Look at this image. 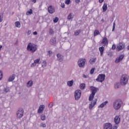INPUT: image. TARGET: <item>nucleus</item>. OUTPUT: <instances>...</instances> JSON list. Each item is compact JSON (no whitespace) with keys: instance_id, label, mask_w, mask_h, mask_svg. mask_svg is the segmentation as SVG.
Returning a JSON list of instances; mask_svg holds the SVG:
<instances>
[{"instance_id":"nucleus-1","label":"nucleus","mask_w":129,"mask_h":129,"mask_svg":"<svg viewBox=\"0 0 129 129\" xmlns=\"http://www.w3.org/2000/svg\"><path fill=\"white\" fill-rule=\"evenodd\" d=\"M122 101L120 99H117L113 102V107L115 110H118L122 106Z\"/></svg>"},{"instance_id":"nucleus-2","label":"nucleus","mask_w":129,"mask_h":129,"mask_svg":"<svg viewBox=\"0 0 129 129\" xmlns=\"http://www.w3.org/2000/svg\"><path fill=\"white\" fill-rule=\"evenodd\" d=\"M27 50L31 53H35L37 51V45L31 42L29 43L27 46Z\"/></svg>"},{"instance_id":"nucleus-3","label":"nucleus","mask_w":129,"mask_h":129,"mask_svg":"<svg viewBox=\"0 0 129 129\" xmlns=\"http://www.w3.org/2000/svg\"><path fill=\"white\" fill-rule=\"evenodd\" d=\"M128 81V78L126 75H123L120 78V83L121 85H125Z\"/></svg>"},{"instance_id":"nucleus-4","label":"nucleus","mask_w":129,"mask_h":129,"mask_svg":"<svg viewBox=\"0 0 129 129\" xmlns=\"http://www.w3.org/2000/svg\"><path fill=\"white\" fill-rule=\"evenodd\" d=\"M104 79H105V75L99 74L96 80L97 81V82L102 83L103 81H104Z\"/></svg>"},{"instance_id":"nucleus-5","label":"nucleus","mask_w":129,"mask_h":129,"mask_svg":"<svg viewBox=\"0 0 129 129\" xmlns=\"http://www.w3.org/2000/svg\"><path fill=\"white\" fill-rule=\"evenodd\" d=\"M81 97V90H77L75 91V100H79Z\"/></svg>"},{"instance_id":"nucleus-6","label":"nucleus","mask_w":129,"mask_h":129,"mask_svg":"<svg viewBox=\"0 0 129 129\" xmlns=\"http://www.w3.org/2000/svg\"><path fill=\"white\" fill-rule=\"evenodd\" d=\"M24 115V110L22 108L19 109L16 113V116L18 118H21Z\"/></svg>"},{"instance_id":"nucleus-7","label":"nucleus","mask_w":129,"mask_h":129,"mask_svg":"<svg viewBox=\"0 0 129 129\" xmlns=\"http://www.w3.org/2000/svg\"><path fill=\"white\" fill-rule=\"evenodd\" d=\"M86 62V59H85V58H80L78 61V65L79 66V67L82 68V67H83L85 65Z\"/></svg>"},{"instance_id":"nucleus-8","label":"nucleus","mask_w":129,"mask_h":129,"mask_svg":"<svg viewBox=\"0 0 129 129\" xmlns=\"http://www.w3.org/2000/svg\"><path fill=\"white\" fill-rule=\"evenodd\" d=\"M103 129H112V124L111 123H105L103 124Z\"/></svg>"},{"instance_id":"nucleus-9","label":"nucleus","mask_w":129,"mask_h":129,"mask_svg":"<svg viewBox=\"0 0 129 129\" xmlns=\"http://www.w3.org/2000/svg\"><path fill=\"white\" fill-rule=\"evenodd\" d=\"M114 121L116 124H119L120 122V115H116L114 117Z\"/></svg>"},{"instance_id":"nucleus-10","label":"nucleus","mask_w":129,"mask_h":129,"mask_svg":"<svg viewBox=\"0 0 129 129\" xmlns=\"http://www.w3.org/2000/svg\"><path fill=\"white\" fill-rule=\"evenodd\" d=\"M124 48V44L121 42H120L117 46V49L118 51H120V50H122Z\"/></svg>"},{"instance_id":"nucleus-11","label":"nucleus","mask_w":129,"mask_h":129,"mask_svg":"<svg viewBox=\"0 0 129 129\" xmlns=\"http://www.w3.org/2000/svg\"><path fill=\"white\" fill-rule=\"evenodd\" d=\"M40 60H41V59L40 58H37V59H35L34 61V62L31 64V67H35V66H36V65H37V64H39V63H40Z\"/></svg>"},{"instance_id":"nucleus-12","label":"nucleus","mask_w":129,"mask_h":129,"mask_svg":"<svg viewBox=\"0 0 129 129\" xmlns=\"http://www.w3.org/2000/svg\"><path fill=\"white\" fill-rule=\"evenodd\" d=\"M45 109V105H41L39 106V108L38 110V113H43V111Z\"/></svg>"},{"instance_id":"nucleus-13","label":"nucleus","mask_w":129,"mask_h":129,"mask_svg":"<svg viewBox=\"0 0 129 129\" xmlns=\"http://www.w3.org/2000/svg\"><path fill=\"white\" fill-rule=\"evenodd\" d=\"M96 101H97V99L95 100L94 102H91V104L89 105V109H91L93 108V107L95 104H96Z\"/></svg>"},{"instance_id":"nucleus-14","label":"nucleus","mask_w":129,"mask_h":129,"mask_svg":"<svg viewBox=\"0 0 129 129\" xmlns=\"http://www.w3.org/2000/svg\"><path fill=\"white\" fill-rule=\"evenodd\" d=\"M108 103V101H106L102 103L100 105L98 106V108H103Z\"/></svg>"},{"instance_id":"nucleus-15","label":"nucleus","mask_w":129,"mask_h":129,"mask_svg":"<svg viewBox=\"0 0 129 129\" xmlns=\"http://www.w3.org/2000/svg\"><path fill=\"white\" fill-rule=\"evenodd\" d=\"M90 89L92 91V94H95L96 93V92H97V88L93 87V86H91L90 87Z\"/></svg>"},{"instance_id":"nucleus-16","label":"nucleus","mask_w":129,"mask_h":129,"mask_svg":"<svg viewBox=\"0 0 129 129\" xmlns=\"http://www.w3.org/2000/svg\"><path fill=\"white\" fill-rule=\"evenodd\" d=\"M122 59H123V55H120L119 57L116 58L115 63H119V62H120Z\"/></svg>"},{"instance_id":"nucleus-17","label":"nucleus","mask_w":129,"mask_h":129,"mask_svg":"<svg viewBox=\"0 0 129 129\" xmlns=\"http://www.w3.org/2000/svg\"><path fill=\"white\" fill-rule=\"evenodd\" d=\"M48 11L49 14H53V13H55V10H54V8H53L52 6H49L48 8Z\"/></svg>"},{"instance_id":"nucleus-18","label":"nucleus","mask_w":129,"mask_h":129,"mask_svg":"<svg viewBox=\"0 0 129 129\" xmlns=\"http://www.w3.org/2000/svg\"><path fill=\"white\" fill-rule=\"evenodd\" d=\"M56 57H57V60L59 61V62H62L63 61V56L61 55V54L58 53L56 55Z\"/></svg>"},{"instance_id":"nucleus-19","label":"nucleus","mask_w":129,"mask_h":129,"mask_svg":"<svg viewBox=\"0 0 129 129\" xmlns=\"http://www.w3.org/2000/svg\"><path fill=\"white\" fill-rule=\"evenodd\" d=\"M73 84H74V81L73 80L67 82V85L69 87H72Z\"/></svg>"},{"instance_id":"nucleus-20","label":"nucleus","mask_w":129,"mask_h":129,"mask_svg":"<svg viewBox=\"0 0 129 129\" xmlns=\"http://www.w3.org/2000/svg\"><path fill=\"white\" fill-rule=\"evenodd\" d=\"M103 13H105L106 11H107V4L106 3H104L102 6Z\"/></svg>"},{"instance_id":"nucleus-21","label":"nucleus","mask_w":129,"mask_h":129,"mask_svg":"<svg viewBox=\"0 0 129 129\" xmlns=\"http://www.w3.org/2000/svg\"><path fill=\"white\" fill-rule=\"evenodd\" d=\"M50 44L51 45H55L56 44V38L52 37L50 40Z\"/></svg>"},{"instance_id":"nucleus-22","label":"nucleus","mask_w":129,"mask_h":129,"mask_svg":"<svg viewBox=\"0 0 129 129\" xmlns=\"http://www.w3.org/2000/svg\"><path fill=\"white\" fill-rule=\"evenodd\" d=\"M26 86L28 88H30V87H32V86H33V81L30 80V81H28L27 83Z\"/></svg>"},{"instance_id":"nucleus-23","label":"nucleus","mask_w":129,"mask_h":129,"mask_svg":"<svg viewBox=\"0 0 129 129\" xmlns=\"http://www.w3.org/2000/svg\"><path fill=\"white\" fill-rule=\"evenodd\" d=\"M102 43L104 45H108V40H107V38L106 37H104Z\"/></svg>"},{"instance_id":"nucleus-24","label":"nucleus","mask_w":129,"mask_h":129,"mask_svg":"<svg viewBox=\"0 0 129 129\" xmlns=\"http://www.w3.org/2000/svg\"><path fill=\"white\" fill-rule=\"evenodd\" d=\"M99 50L100 51V56H102V55H103V52L104 51V47L103 46L99 47Z\"/></svg>"},{"instance_id":"nucleus-25","label":"nucleus","mask_w":129,"mask_h":129,"mask_svg":"<svg viewBox=\"0 0 129 129\" xmlns=\"http://www.w3.org/2000/svg\"><path fill=\"white\" fill-rule=\"evenodd\" d=\"M15 78H16V75H13L12 76H10L8 79L9 82H11L13 80H15Z\"/></svg>"},{"instance_id":"nucleus-26","label":"nucleus","mask_w":129,"mask_h":129,"mask_svg":"<svg viewBox=\"0 0 129 129\" xmlns=\"http://www.w3.org/2000/svg\"><path fill=\"white\" fill-rule=\"evenodd\" d=\"M95 62H96V58H91L89 61L90 64H94Z\"/></svg>"},{"instance_id":"nucleus-27","label":"nucleus","mask_w":129,"mask_h":129,"mask_svg":"<svg viewBox=\"0 0 129 129\" xmlns=\"http://www.w3.org/2000/svg\"><path fill=\"white\" fill-rule=\"evenodd\" d=\"M95 94H91V95H90L89 97V101H92L93 98H94V96H95Z\"/></svg>"},{"instance_id":"nucleus-28","label":"nucleus","mask_w":129,"mask_h":129,"mask_svg":"<svg viewBox=\"0 0 129 129\" xmlns=\"http://www.w3.org/2000/svg\"><path fill=\"white\" fill-rule=\"evenodd\" d=\"M114 87L115 89L119 88L120 87V84L119 83H115Z\"/></svg>"},{"instance_id":"nucleus-29","label":"nucleus","mask_w":129,"mask_h":129,"mask_svg":"<svg viewBox=\"0 0 129 129\" xmlns=\"http://www.w3.org/2000/svg\"><path fill=\"white\" fill-rule=\"evenodd\" d=\"M15 25L16 28H21V23L19 21L16 22L15 23Z\"/></svg>"},{"instance_id":"nucleus-30","label":"nucleus","mask_w":129,"mask_h":129,"mask_svg":"<svg viewBox=\"0 0 129 129\" xmlns=\"http://www.w3.org/2000/svg\"><path fill=\"white\" fill-rule=\"evenodd\" d=\"M41 66L42 68H45L47 66V62L45 60H43L41 63Z\"/></svg>"},{"instance_id":"nucleus-31","label":"nucleus","mask_w":129,"mask_h":129,"mask_svg":"<svg viewBox=\"0 0 129 129\" xmlns=\"http://www.w3.org/2000/svg\"><path fill=\"white\" fill-rule=\"evenodd\" d=\"M86 85L84 83H82L80 85V88L82 90H83V89H85Z\"/></svg>"},{"instance_id":"nucleus-32","label":"nucleus","mask_w":129,"mask_h":129,"mask_svg":"<svg viewBox=\"0 0 129 129\" xmlns=\"http://www.w3.org/2000/svg\"><path fill=\"white\" fill-rule=\"evenodd\" d=\"M33 14V10L32 9L29 10V11L26 12L27 16H31Z\"/></svg>"},{"instance_id":"nucleus-33","label":"nucleus","mask_w":129,"mask_h":129,"mask_svg":"<svg viewBox=\"0 0 129 129\" xmlns=\"http://www.w3.org/2000/svg\"><path fill=\"white\" fill-rule=\"evenodd\" d=\"M68 20H73V14L71 13L69 14L68 16Z\"/></svg>"},{"instance_id":"nucleus-34","label":"nucleus","mask_w":129,"mask_h":129,"mask_svg":"<svg viewBox=\"0 0 129 129\" xmlns=\"http://www.w3.org/2000/svg\"><path fill=\"white\" fill-rule=\"evenodd\" d=\"M40 118L41 119V120H46V115H44V114H41L40 115Z\"/></svg>"},{"instance_id":"nucleus-35","label":"nucleus","mask_w":129,"mask_h":129,"mask_svg":"<svg viewBox=\"0 0 129 129\" xmlns=\"http://www.w3.org/2000/svg\"><path fill=\"white\" fill-rule=\"evenodd\" d=\"M54 30L52 28L49 29V34L51 35V36H53L54 35Z\"/></svg>"},{"instance_id":"nucleus-36","label":"nucleus","mask_w":129,"mask_h":129,"mask_svg":"<svg viewBox=\"0 0 129 129\" xmlns=\"http://www.w3.org/2000/svg\"><path fill=\"white\" fill-rule=\"evenodd\" d=\"M81 32V31L80 30H77L75 32V36H78Z\"/></svg>"},{"instance_id":"nucleus-37","label":"nucleus","mask_w":129,"mask_h":129,"mask_svg":"<svg viewBox=\"0 0 129 129\" xmlns=\"http://www.w3.org/2000/svg\"><path fill=\"white\" fill-rule=\"evenodd\" d=\"M99 34V31L96 30L94 32V36L95 37L96 36H97V35Z\"/></svg>"},{"instance_id":"nucleus-38","label":"nucleus","mask_w":129,"mask_h":129,"mask_svg":"<svg viewBox=\"0 0 129 129\" xmlns=\"http://www.w3.org/2000/svg\"><path fill=\"white\" fill-rule=\"evenodd\" d=\"M118 127V124L115 123V124L113 126V129H117Z\"/></svg>"},{"instance_id":"nucleus-39","label":"nucleus","mask_w":129,"mask_h":129,"mask_svg":"<svg viewBox=\"0 0 129 129\" xmlns=\"http://www.w3.org/2000/svg\"><path fill=\"white\" fill-rule=\"evenodd\" d=\"M4 91L5 92H9L10 91V88L6 87L4 88Z\"/></svg>"},{"instance_id":"nucleus-40","label":"nucleus","mask_w":129,"mask_h":129,"mask_svg":"<svg viewBox=\"0 0 129 129\" xmlns=\"http://www.w3.org/2000/svg\"><path fill=\"white\" fill-rule=\"evenodd\" d=\"M53 20L54 23H57L59 20V18H58L57 17H55L53 19Z\"/></svg>"},{"instance_id":"nucleus-41","label":"nucleus","mask_w":129,"mask_h":129,"mask_svg":"<svg viewBox=\"0 0 129 129\" xmlns=\"http://www.w3.org/2000/svg\"><path fill=\"white\" fill-rule=\"evenodd\" d=\"M71 3V0H66L65 4L66 5H70Z\"/></svg>"},{"instance_id":"nucleus-42","label":"nucleus","mask_w":129,"mask_h":129,"mask_svg":"<svg viewBox=\"0 0 129 129\" xmlns=\"http://www.w3.org/2000/svg\"><path fill=\"white\" fill-rule=\"evenodd\" d=\"M41 127H46V123L44 122H42L40 123Z\"/></svg>"},{"instance_id":"nucleus-43","label":"nucleus","mask_w":129,"mask_h":129,"mask_svg":"<svg viewBox=\"0 0 129 129\" xmlns=\"http://www.w3.org/2000/svg\"><path fill=\"white\" fill-rule=\"evenodd\" d=\"M47 55L49 56V57H51V56H52V52L51 51H48L47 52Z\"/></svg>"},{"instance_id":"nucleus-44","label":"nucleus","mask_w":129,"mask_h":129,"mask_svg":"<svg viewBox=\"0 0 129 129\" xmlns=\"http://www.w3.org/2000/svg\"><path fill=\"white\" fill-rule=\"evenodd\" d=\"M95 70V68H93L90 71V74H93L94 73V71Z\"/></svg>"},{"instance_id":"nucleus-45","label":"nucleus","mask_w":129,"mask_h":129,"mask_svg":"<svg viewBox=\"0 0 129 129\" xmlns=\"http://www.w3.org/2000/svg\"><path fill=\"white\" fill-rule=\"evenodd\" d=\"M31 33H32V30H28L27 32V34L28 36H30V35H31Z\"/></svg>"},{"instance_id":"nucleus-46","label":"nucleus","mask_w":129,"mask_h":129,"mask_svg":"<svg viewBox=\"0 0 129 129\" xmlns=\"http://www.w3.org/2000/svg\"><path fill=\"white\" fill-rule=\"evenodd\" d=\"M3 78V72L0 71V80H2Z\"/></svg>"},{"instance_id":"nucleus-47","label":"nucleus","mask_w":129,"mask_h":129,"mask_svg":"<svg viewBox=\"0 0 129 129\" xmlns=\"http://www.w3.org/2000/svg\"><path fill=\"white\" fill-rule=\"evenodd\" d=\"M3 19H4V17L3 16L0 15V23H2V21H3Z\"/></svg>"},{"instance_id":"nucleus-48","label":"nucleus","mask_w":129,"mask_h":129,"mask_svg":"<svg viewBox=\"0 0 129 129\" xmlns=\"http://www.w3.org/2000/svg\"><path fill=\"white\" fill-rule=\"evenodd\" d=\"M60 6L62 8V9H64V8H65V4L64 3L61 4Z\"/></svg>"},{"instance_id":"nucleus-49","label":"nucleus","mask_w":129,"mask_h":129,"mask_svg":"<svg viewBox=\"0 0 129 129\" xmlns=\"http://www.w3.org/2000/svg\"><path fill=\"white\" fill-rule=\"evenodd\" d=\"M114 29H115V23H113V29L112 31H113V30H114Z\"/></svg>"},{"instance_id":"nucleus-50","label":"nucleus","mask_w":129,"mask_h":129,"mask_svg":"<svg viewBox=\"0 0 129 129\" xmlns=\"http://www.w3.org/2000/svg\"><path fill=\"white\" fill-rule=\"evenodd\" d=\"M75 2L77 4H79V3H80V0H75Z\"/></svg>"},{"instance_id":"nucleus-51","label":"nucleus","mask_w":129,"mask_h":129,"mask_svg":"<svg viewBox=\"0 0 129 129\" xmlns=\"http://www.w3.org/2000/svg\"><path fill=\"white\" fill-rule=\"evenodd\" d=\"M103 2H104V0H99V3H100V4H102Z\"/></svg>"},{"instance_id":"nucleus-52","label":"nucleus","mask_w":129,"mask_h":129,"mask_svg":"<svg viewBox=\"0 0 129 129\" xmlns=\"http://www.w3.org/2000/svg\"><path fill=\"white\" fill-rule=\"evenodd\" d=\"M31 2L32 3H33V4H36L37 0H31Z\"/></svg>"},{"instance_id":"nucleus-53","label":"nucleus","mask_w":129,"mask_h":129,"mask_svg":"<svg viewBox=\"0 0 129 129\" xmlns=\"http://www.w3.org/2000/svg\"><path fill=\"white\" fill-rule=\"evenodd\" d=\"M112 50H114V49H115V45L114 44L112 45Z\"/></svg>"},{"instance_id":"nucleus-54","label":"nucleus","mask_w":129,"mask_h":129,"mask_svg":"<svg viewBox=\"0 0 129 129\" xmlns=\"http://www.w3.org/2000/svg\"><path fill=\"white\" fill-rule=\"evenodd\" d=\"M37 31H35L33 32V35H34V36H36V35H37Z\"/></svg>"},{"instance_id":"nucleus-55","label":"nucleus","mask_w":129,"mask_h":129,"mask_svg":"<svg viewBox=\"0 0 129 129\" xmlns=\"http://www.w3.org/2000/svg\"><path fill=\"white\" fill-rule=\"evenodd\" d=\"M83 78H87V76L85 75H83Z\"/></svg>"},{"instance_id":"nucleus-56","label":"nucleus","mask_w":129,"mask_h":129,"mask_svg":"<svg viewBox=\"0 0 129 129\" xmlns=\"http://www.w3.org/2000/svg\"><path fill=\"white\" fill-rule=\"evenodd\" d=\"M52 106H53V104H52L49 105V107L51 108V107H52Z\"/></svg>"},{"instance_id":"nucleus-57","label":"nucleus","mask_w":129,"mask_h":129,"mask_svg":"<svg viewBox=\"0 0 129 129\" xmlns=\"http://www.w3.org/2000/svg\"><path fill=\"white\" fill-rule=\"evenodd\" d=\"M2 48H3V46L0 45V51H1V49H2Z\"/></svg>"},{"instance_id":"nucleus-58","label":"nucleus","mask_w":129,"mask_h":129,"mask_svg":"<svg viewBox=\"0 0 129 129\" xmlns=\"http://www.w3.org/2000/svg\"><path fill=\"white\" fill-rule=\"evenodd\" d=\"M127 49L129 50V45L127 46Z\"/></svg>"},{"instance_id":"nucleus-59","label":"nucleus","mask_w":129,"mask_h":129,"mask_svg":"<svg viewBox=\"0 0 129 129\" xmlns=\"http://www.w3.org/2000/svg\"><path fill=\"white\" fill-rule=\"evenodd\" d=\"M101 21H102V22H103L104 20H103V19H102Z\"/></svg>"}]
</instances>
